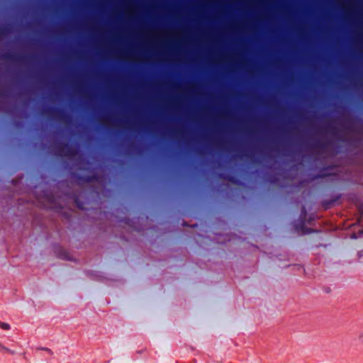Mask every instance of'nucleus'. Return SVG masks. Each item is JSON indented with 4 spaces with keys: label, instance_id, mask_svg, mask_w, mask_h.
<instances>
[{
    "label": "nucleus",
    "instance_id": "nucleus-1",
    "mask_svg": "<svg viewBox=\"0 0 363 363\" xmlns=\"http://www.w3.org/2000/svg\"><path fill=\"white\" fill-rule=\"evenodd\" d=\"M0 328L3 330H9L10 328V325L8 323L0 321Z\"/></svg>",
    "mask_w": 363,
    "mask_h": 363
},
{
    "label": "nucleus",
    "instance_id": "nucleus-2",
    "mask_svg": "<svg viewBox=\"0 0 363 363\" xmlns=\"http://www.w3.org/2000/svg\"><path fill=\"white\" fill-rule=\"evenodd\" d=\"M358 340L360 343L363 344V331L359 334Z\"/></svg>",
    "mask_w": 363,
    "mask_h": 363
}]
</instances>
